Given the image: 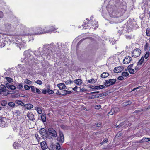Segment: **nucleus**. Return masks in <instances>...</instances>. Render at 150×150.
Instances as JSON below:
<instances>
[{
    "mask_svg": "<svg viewBox=\"0 0 150 150\" xmlns=\"http://www.w3.org/2000/svg\"><path fill=\"white\" fill-rule=\"evenodd\" d=\"M105 85L106 86H109L111 85L110 82L109 80H106L105 83Z\"/></svg>",
    "mask_w": 150,
    "mask_h": 150,
    "instance_id": "37",
    "label": "nucleus"
},
{
    "mask_svg": "<svg viewBox=\"0 0 150 150\" xmlns=\"http://www.w3.org/2000/svg\"><path fill=\"white\" fill-rule=\"evenodd\" d=\"M7 104L6 101L5 100H2L1 102V104L2 106H6Z\"/></svg>",
    "mask_w": 150,
    "mask_h": 150,
    "instance_id": "39",
    "label": "nucleus"
},
{
    "mask_svg": "<svg viewBox=\"0 0 150 150\" xmlns=\"http://www.w3.org/2000/svg\"><path fill=\"white\" fill-rule=\"evenodd\" d=\"M57 86L58 87L59 89L60 90L64 89L66 87V86L63 83H60L57 85Z\"/></svg>",
    "mask_w": 150,
    "mask_h": 150,
    "instance_id": "16",
    "label": "nucleus"
},
{
    "mask_svg": "<svg viewBox=\"0 0 150 150\" xmlns=\"http://www.w3.org/2000/svg\"><path fill=\"white\" fill-rule=\"evenodd\" d=\"M127 70L131 74H133L134 72V70L132 69H127Z\"/></svg>",
    "mask_w": 150,
    "mask_h": 150,
    "instance_id": "36",
    "label": "nucleus"
},
{
    "mask_svg": "<svg viewBox=\"0 0 150 150\" xmlns=\"http://www.w3.org/2000/svg\"><path fill=\"white\" fill-rule=\"evenodd\" d=\"M24 106L25 108L27 109H30L33 107V105L30 104H25Z\"/></svg>",
    "mask_w": 150,
    "mask_h": 150,
    "instance_id": "22",
    "label": "nucleus"
},
{
    "mask_svg": "<svg viewBox=\"0 0 150 150\" xmlns=\"http://www.w3.org/2000/svg\"><path fill=\"white\" fill-rule=\"evenodd\" d=\"M91 20L89 21V23H88L89 27L94 28V29H95L96 27H98V22L95 20L93 21H91Z\"/></svg>",
    "mask_w": 150,
    "mask_h": 150,
    "instance_id": "5",
    "label": "nucleus"
},
{
    "mask_svg": "<svg viewBox=\"0 0 150 150\" xmlns=\"http://www.w3.org/2000/svg\"><path fill=\"white\" fill-rule=\"evenodd\" d=\"M88 82L90 83H94L95 82V80L93 79H91L88 81Z\"/></svg>",
    "mask_w": 150,
    "mask_h": 150,
    "instance_id": "43",
    "label": "nucleus"
},
{
    "mask_svg": "<svg viewBox=\"0 0 150 150\" xmlns=\"http://www.w3.org/2000/svg\"><path fill=\"white\" fill-rule=\"evenodd\" d=\"M118 79L119 80H122L124 79V78L123 76H119L118 78Z\"/></svg>",
    "mask_w": 150,
    "mask_h": 150,
    "instance_id": "60",
    "label": "nucleus"
},
{
    "mask_svg": "<svg viewBox=\"0 0 150 150\" xmlns=\"http://www.w3.org/2000/svg\"><path fill=\"white\" fill-rule=\"evenodd\" d=\"M27 117L29 119L33 120L34 117V115L31 113H29L27 114Z\"/></svg>",
    "mask_w": 150,
    "mask_h": 150,
    "instance_id": "20",
    "label": "nucleus"
},
{
    "mask_svg": "<svg viewBox=\"0 0 150 150\" xmlns=\"http://www.w3.org/2000/svg\"><path fill=\"white\" fill-rule=\"evenodd\" d=\"M4 14L1 11H0V18H2L3 17Z\"/></svg>",
    "mask_w": 150,
    "mask_h": 150,
    "instance_id": "57",
    "label": "nucleus"
},
{
    "mask_svg": "<svg viewBox=\"0 0 150 150\" xmlns=\"http://www.w3.org/2000/svg\"><path fill=\"white\" fill-rule=\"evenodd\" d=\"M35 29H36L35 35L47 33L48 32L50 31L49 30H45V29H42V28L40 27L35 28Z\"/></svg>",
    "mask_w": 150,
    "mask_h": 150,
    "instance_id": "2",
    "label": "nucleus"
},
{
    "mask_svg": "<svg viewBox=\"0 0 150 150\" xmlns=\"http://www.w3.org/2000/svg\"><path fill=\"white\" fill-rule=\"evenodd\" d=\"M99 93V91H97V92H91L90 93H89V95H91L93 94H95L98 93Z\"/></svg>",
    "mask_w": 150,
    "mask_h": 150,
    "instance_id": "61",
    "label": "nucleus"
},
{
    "mask_svg": "<svg viewBox=\"0 0 150 150\" xmlns=\"http://www.w3.org/2000/svg\"><path fill=\"white\" fill-rule=\"evenodd\" d=\"M109 82L110 83L111 85H112L114 84L116 81V80L115 79H112L109 80Z\"/></svg>",
    "mask_w": 150,
    "mask_h": 150,
    "instance_id": "35",
    "label": "nucleus"
},
{
    "mask_svg": "<svg viewBox=\"0 0 150 150\" xmlns=\"http://www.w3.org/2000/svg\"><path fill=\"white\" fill-rule=\"evenodd\" d=\"M80 90L81 91H86V90L85 89V88L82 87L81 88Z\"/></svg>",
    "mask_w": 150,
    "mask_h": 150,
    "instance_id": "59",
    "label": "nucleus"
},
{
    "mask_svg": "<svg viewBox=\"0 0 150 150\" xmlns=\"http://www.w3.org/2000/svg\"><path fill=\"white\" fill-rule=\"evenodd\" d=\"M47 92L49 94H52L54 93V91L50 89H48Z\"/></svg>",
    "mask_w": 150,
    "mask_h": 150,
    "instance_id": "49",
    "label": "nucleus"
},
{
    "mask_svg": "<svg viewBox=\"0 0 150 150\" xmlns=\"http://www.w3.org/2000/svg\"><path fill=\"white\" fill-rule=\"evenodd\" d=\"M7 88L11 90H14L16 89L15 86L13 85H10L8 83H6V84Z\"/></svg>",
    "mask_w": 150,
    "mask_h": 150,
    "instance_id": "15",
    "label": "nucleus"
},
{
    "mask_svg": "<svg viewBox=\"0 0 150 150\" xmlns=\"http://www.w3.org/2000/svg\"><path fill=\"white\" fill-rule=\"evenodd\" d=\"M39 133L42 136H46L47 134V132L45 129L43 128H41L39 130Z\"/></svg>",
    "mask_w": 150,
    "mask_h": 150,
    "instance_id": "14",
    "label": "nucleus"
},
{
    "mask_svg": "<svg viewBox=\"0 0 150 150\" xmlns=\"http://www.w3.org/2000/svg\"><path fill=\"white\" fill-rule=\"evenodd\" d=\"M74 82L75 84L78 85L80 86L82 84V81L80 79H78L74 80Z\"/></svg>",
    "mask_w": 150,
    "mask_h": 150,
    "instance_id": "18",
    "label": "nucleus"
},
{
    "mask_svg": "<svg viewBox=\"0 0 150 150\" xmlns=\"http://www.w3.org/2000/svg\"><path fill=\"white\" fill-rule=\"evenodd\" d=\"M8 105L10 107L13 108L14 107L15 104L13 102H9L8 103Z\"/></svg>",
    "mask_w": 150,
    "mask_h": 150,
    "instance_id": "34",
    "label": "nucleus"
},
{
    "mask_svg": "<svg viewBox=\"0 0 150 150\" xmlns=\"http://www.w3.org/2000/svg\"><path fill=\"white\" fill-rule=\"evenodd\" d=\"M40 144L41 148L43 150H45L48 148L47 144L45 142L43 141Z\"/></svg>",
    "mask_w": 150,
    "mask_h": 150,
    "instance_id": "13",
    "label": "nucleus"
},
{
    "mask_svg": "<svg viewBox=\"0 0 150 150\" xmlns=\"http://www.w3.org/2000/svg\"><path fill=\"white\" fill-rule=\"evenodd\" d=\"M25 41H23L21 42H20L18 46L19 47L20 50L21 48H23L25 47Z\"/></svg>",
    "mask_w": 150,
    "mask_h": 150,
    "instance_id": "19",
    "label": "nucleus"
},
{
    "mask_svg": "<svg viewBox=\"0 0 150 150\" xmlns=\"http://www.w3.org/2000/svg\"><path fill=\"white\" fill-rule=\"evenodd\" d=\"M150 138H143L142 140L140 141V142H146L150 141Z\"/></svg>",
    "mask_w": 150,
    "mask_h": 150,
    "instance_id": "25",
    "label": "nucleus"
},
{
    "mask_svg": "<svg viewBox=\"0 0 150 150\" xmlns=\"http://www.w3.org/2000/svg\"><path fill=\"white\" fill-rule=\"evenodd\" d=\"M30 87L31 90V91L34 93H35L37 88L33 86H30Z\"/></svg>",
    "mask_w": 150,
    "mask_h": 150,
    "instance_id": "38",
    "label": "nucleus"
},
{
    "mask_svg": "<svg viewBox=\"0 0 150 150\" xmlns=\"http://www.w3.org/2000/svg\"><path fill=\"white\" fill-rule=\"evenodd\" d=\"M7 120L5 117H0V126L4 127L7 125Z\"/></svg>",
    "mask_w": 150,
    "mask_h": 150,
    "instance_id": "4",
    "label": "nucleus"
},
{
    "mask_svg": "<svg viewBox=\"0 0 150 150\" xmlns=\"http://www.w3.org/2000/svg\"><path fill=\"white\" fill-rule=\"evenodd\" d=\"M5 29L7 30H9L11 29L12 27L11 25L8 23L5 24Z\"/></svg>",
    "mask_w": 150,
    "mask_h": 150,
    "instance_id": "24",
    "label": "nucleus"
},
{
    "mask_svg": "<svg viewBox=\"0 0 150 150\" xmlns=\"http://www.w3.org/2000/svg\"><path fill=\"white\" fill-rule=\"evenodd\" d=\"M146 34L147 36H150V31L148 29L146 30Z\"/></svg>",
    "mask_w": 150,
    "mask_h": 150,
    "instance_id": "52",
    "label": "nucleus"
},
{
    "mask_svg": "<svg viewBox=\"0 0 150 150\" xmlns=\"http://www.w3.org/2000/svg\"><path fill=\"white\" fill-rule=\"evenodd\" d=\"M126 37L127 39H130L131 38V36L129 35H127Z\"/></svg>",
    "mask_w": 150,
    "mask_h": 150,
    "instance_id": "64",
    "label": "nucleus"
},
{
    "mask_svg": "<svg viewBox=\"0 0 150 150\" xmlns=\"http://www.w3.org/2000/svg\"><path fill=\"white\" fill-rule=\"evenodd\" d=\"M24 87L25 89V90H29L30 89V86L27 85H25L24 86Z\"/></svg>",
    "mask_w": 150,
    "mask_h": 150,
    "instance_id": "48",
    "label": "nucleus"
},
{
    "mask_svg": "<svg viewBox=\"0 0 150 150\" xmlns=\"http://www.w3.org/2000/svg\"><path fill=\"white\" fill-rule=\"evenodd\" d=\"M56 148L57 150H60L61 147L59 144L58 143H56Z\"/></svg>",
    "mask_w": 150,
    "mask_h": 150,
    "instance_id": "40",
    "label": "nucleus"
},
{
    "mask_svg": "<svg viewBox=\"0 0 150 150\" xmlns=\"http://www.w3.org/2000/svg\"><path fill=\"white\" fill-rule=\"evenodd\" d=\"M62 92L63 93L62 94V95H65L67 94H71L72 93L71 91L66 90H63L62 91Z\"/></svg>",
    "mask_w": 150,
    "mask_h": 150,
    "instance_id": "23",
    "label": "nucleus"
},
{
    "mask_svg": "<svg viewBox=\"0 0 150 150\" xmlns=\"http://www.w3.org/2000/svg\"><path fill=\"white\" fill-rule=\"evenodd\" d=\"M59 137L58 138V140L61 143H63L64 142V137L62 132L59 131Z\"/></svg>",
    "mask_w": 150,
    "mask_h": 150,
    "instance_id": "9",
    "label": "nucleus"
},
{
    "mask_svg": "<svg viewBox=\"0 0 150 150\" xmlns=\"http://www.w3.org/2000/svg\"><path fill=\"white\" fill-rule=\"evenodd\" d=\"M35 83L39 84L41 85L42 84V82L41 80H38L35 82Z\"/></svg>",
    "mask_w": 150,
    "mask_h": 150,
    "instance_id": "45",
    "label": "nucleus"
},
{
    "mask_svg": "<svg viewBox=\"0 0 150 150\" xmlns=\"http://www.w3.org/2000/svg\"><path fill=\"white\" fill-rule=\"evenodd\" d=\"M35 109L36 110L38 114H40L42 113V110L39 107H36L35 108Z\"/></svg>",
    "mask_w": 150,
    "mask_h": 150,
    "instance_id": "28",
    "label": "nucleus"
},
{
    "mask_svg": "<svg viewBox=\"0 0 150 150\" xmlns=\"http://www.w3.org/2000/svg\"><path fill=\"white\" fill-rule=\"evenodd\" d=\"M87 21L86 22H84L82 25V26L84 29H86L87 27H89V24L88 23H89V22H87Z\"/></svg>",
    "mask_w": 150,
    "mask_h": 150,
    "instance_id": "27",
    "label": "nucleus"
},
{
    "mask_svg": "<svg viewBox=\"0 0 150 150\" xmlns=\"http://www.w3.org/2000/svg\"><path fill=\"white\" fill-rule=\"evenodd\" d=\"M20 132L19 134L22 137H25V138L27 137L26 135L27 134H26V130L25 129V127L22 126V125H21L20 128Z\"/></svg>",
    "mask_w": 150,
    "mask_h": 150,
    "instance_id": "3",
    "label": "nucleus"
},
{
    "mask_svg": "<svg viewBox=\"0 0 150 150\" xmlns=\"http://www.w3.org/2000/svg\"><path fill=\"white\" fill-rule=\"evenodd\" d=\"M108 139L104 140L101 143L102 145L104 144L105 143H107L108 142Z\"/></svg>",
    "mask_w": 150,
    "mask_h": 150,
    "instance_id": "50",
    "label": "nucleus"
},
{
    "mask_svg": "<svg viewBox=\"0 0 150 150\" xmlns=\"http://www.w3.org/2000/svg\"><path fill=\"white\" fill-rule=\"evenodd\" d=\"M23 88V86L22 84H19L17 87V88L19 89H21Z\"/></svg>",
    "mask_w": 150,
    "mask_h": 150,
    "instance_id": "51",
    "label": "nucleus"
},
{
    "mask_svg": "<svg viewBox=\"0 0 150 150\" xmlns=\"http://www.w3.org/2000/svg\"><path fill=\"white\" fill-rule=\"evenodd\" d=\"M48 28H49V29L47 30H49L50 31L48 32L47 33H50L51 32H54V31L57 29V28H55L54 25L48 27Z\"/></svg>",
    "mask_w": 150,
    "mask_h": 150,
    "instance_id": "17",
    "label": "nucleus"
},
{
    "mask_svg": "<svg viewBox=\"0 0 150 150\" xmlns=\"http://www.w3.org/2000/svg\"><path fill=\"white\" fill-rule=\"evenodd\" d=\"M1 88L2 92H4L6 91V87L4 85H2L1 86Z\"/></svg>",
    "mask_w": 150,
    "mask_h": 150,
    "instance_id": "33",
    "label": "nucleus"
},
{
    "mask_svg": "<svg viewBox=\"0 0 150 150\" xmlns=\"http://www.w3.org/2000/svg\"><path fill=\"white\" fill-rule=\"evenodd\" d=\"M120 0H112L109 2V4L107 5L106 8L107 11L110 17H115L118 16H117L118 14V11L117 10L116 6H113L111 4L112 2H115V4L118 3L120 2Z\"/></svg>",
    "mask_w": 150,
    "mask_h": 150,
    "instance_id": "1",
    "label": "nucleus"
},
{
    "mask_svg": "<svg viewBox=\"0 0 150 150\" xmlns=\"http://www.w3.org/2000/svg\"><path fill=\"white\" fill-rule=\"evenodd\" d=\"M48 132L50 135L54 138H56L57 136L56 131L52 128H50L48 129Z\"/></svg>",
    "mask_w": 150,
    "mask_h": 150,
    "instance_id": "7",
    "label": "nucleus"
},
{
    "mask_svg": "<svg viewBox=\"0 0 150 150\" xmlns=\"http://www.w3.org/2000/svg\"><path fill=\"white\" fill-rule=\"evenodd\" d=\"M28 30L29 31V32H28L26 35H35V31H36V29H35V28H30L29 29V30Z\"/></svg>",
    "mask_w": 150,
    "mask_h": 150,
    "instance_id": "8",
    "label": "nucleus"
},
{
    "mask_svg": "<svg viewBox=\"0 0 150 150\" xmlns=\"http://www.w3.org/2000/svg\"><path fill=\"white\" fill-rule=\"evenodd\" d=\"M101 96L100 94L92 95L89 96V99H94L100 97Z\"/></svg>",
    "mask_w": 150,
    "mask_h": 150,
    "instance_id": "21",
    "label": "nucleus"
},
{
    "mask_svg": "<svg viewBox=\"0 0 150 150\" xmlns=\"http://www.w3.org/2000/svg\"><path fill=\"white\" fill-rule=\"evenodd\" d=\"M99 89H102L105 88L104 86L101 85L99 86Z\"/></svg>",
    "mask_w": 150,
    "mask_h": 150,
    "instance_id": "58",
    "label": "nucleus"
},
{
    "mask_svg": "<svg viewBox=\"0 0 150 150\" xmlns=\"http://www.w3.org/2000/svg\"><path fill=\"white\" fill-rule=\"evenodd\" d=\"M41 118L42 121L44 122H46V118L45 115V114H42L41 115Z\"/></svg>",
    "mask_w": 150,
    "mask_h": 150,
    "instance_id": "32",
    "label": "nucleus"
},
{
    "mask_svg": "<svg viewBox=\"0 0 150 150\" xmlns=\"http://www.w3.org/2000/svg\"><path fill=\"white\" fill-rule=\"evenodd\" d=\"M132 60L131 57L129 56L125 57L123 60V63L125 64L129 63Z\"/></svg>",
    "mask_w": 150,
    "mask_h": 150,
    "instance_id": "10",
    "label": "nucleus"
},
{
    "mask_svg": "<svg viewBox=\"0 0 150 150\" xmlns=\"http://www.w3.org/2000/svg\"><path fill=\"white\" fill-rule=\"evenodd\" d=\"M36 91L37 93L39 94H40L41 93V91H40L37 88L36 90Z\"/></svg>",
    "mask_w": 150,
    "mask_h": 150,
    "instance_id": "56",
    "label": "nucleus"
},
{
    "mask_svg": "<svg viewBox=\"0 0 150 150\" xmlns=\"http://www.w3.org/2000/svg\"><path fill=\"white\" fill-rule=\"evenodd\" d=\"M144 59V57L143 56L142 57L141 59L139 60V61L137 63V65H141L143 62Z\"/></svg>",
    "mask_w": 150,
    "mask_h": 150,
    "instance_id": "26",
    "label": "nucleus"
},
{
    "mask_svg": "<svg viewBox=\"0 0 150 150\" xmlns=\"http://www.w3.org/2000/svg\"><path fill=\"white\" fill-rule=\"evenodd\" d=\"M129 75V73L127 72H123L122 74V76H127Z\"/></svg>",
    "mask_w": 150,
    "mask_h": 150,
    "instance_id": "42",
    "label": "nucleus"
},
{
    "mask_svg": "<svg viewBox=\"0 0 150 150\" xmlns=\"http://www.w3.org/2000/svg\"><path fill=\"white\" fill-rule=\"evenodd\" d=\"M149 56V52H147L144 55V57L146 59Z\"/></svg>",
    "mask_w": 150,
    "mask_h": 150,
    "instance_id": "46",
    "label": "nucleus"
},
{
    "mask_svg": "<svg viewBox=\"0 0 150 150\" xmlns=\"http://www.w3.org/2000/svg\"><path fill=\"white\" fill-rule=\"evenodd\" d=\"M24 82L25 83L28 85H30L31 83L30 81L28 79H26L25 80Z\"/></svg>",
    "mask_w": 150,
    "mask_h": 150,
    "instance_id": "41",
    "label": "nucleus"
},
{
    "mask_svg": "<svg viewBox=\"0 0 150 150\" xmlns=\"http://www.w3.org/2000/svg\"><path fill=\"white\" fill-rule=\"evenodd\" d=\"M141 53V50L138 48H136L132 52V56L135 58L137 57L140 55Z\"/></svg>",
    "mask_w": 150,
    "mask_h": 150,
    "instance_id": "6",
    "label": "nucleus"
},
{
    "mask_svg": "<svg viewBox=\"0 0 150 150\" xmlns=\"http://www.w3.org/2000/svg\"><path fill=\"white\" fill-rule=\"evenodd\" d=\"M123 123H122L120 124L118 126H117V128H119L122 125H123Z\"/></svg>",
    "mask_w": 150,
    "mask_h": 150,
    "instance_id": "62",
    "label": "nucleus"
},
{
    "mask_svg": "<svg viewBox=\"0 0 150 150\" xmlns=\"http://www.w3.org/2000/svg\"><path fill=\"white\" fill-rule=\"evenodd\" d=\"M108 73L106 72H103L101 75V77L103 78H104L107 77L109 76Z\"/></svg>",
    "mask_w": 150,
    "mask_h": 150,
    "instance_id": "29",
    "label": "nucleus"
},
{
    "mask_svg": "<svg viewBox=\"0 0 150 150\" xmlns=\"http://www.w3.org/2000/svg\"><path fill=\"white\" fill-rule=\"evenodd\" d=\"M7 81L9 82H11L13 81V79L11 78L10 77H6V78Z\"/></svg>",
    "mask_w": 150,
    "mask_h": 150,
    "instance_id": "47",
    "label": "nucleus"
},
{
    "mask_svg": "<svg viewBox=\"0 0 150 150\" xmlns=\"http://www.w3.org/2000/svg\"><path fill=\"white\" fill-rule=\"evenodd\" d=\"M30 50L26 51L24 52L23 54L24 55L27 56V57L30 56Z\"/></svg>",
    "mask_w": 150,
    "mask_h": 150,
    "instance_id": "30",
    "label": "nucleus"
},
{
    "mask_svg": "<svg viewBox=\"0 0 150 150\" xmlns=\"http://www.w3.org/2000/svg\"><path fill=\"white\" fill-rule=\"evenodd\" d=\"M16 103L21 105H22V104H24V103H23L22 102L19 101L18 100L16 101Z\"/></svg>",
    "mask_w": 150,
    "mask_h": 150,
    "instance_id": "53",
    "label": "nucleus"
},
{
    "mask_svg": "<svg viewBox=\"0 0 150 150\" xmlns=\"http://www.w3.org/2000/svg\"><path fill=\"white\" fill-rule=\"evenodd\" d=\"M94 87V88H91L92 89H97V90L99 89V86H96Z\"/></svg>",
    "mask_w": 150,
    "mask_h": 150,
    "instance_id": "55",
    "label": "nucleus"
},
{
    "mask_svg": "<svg viewBox=\"0 0 150 150\" xmlns=\"http://www.w3.org/2000/svg\"><path fill=\"white\" fill-rule=\"evenodd\" d=\"M118 109L117 108H115L111 109L110 112L108 113V115H112L114 113H116L118 111Z\"/></svg>",
    "mask_w": 150,
    "mask_h": 150,
    "instance_id": "12",
    "label": "nucleus"
},
{
    "mask_svg": "<svg viewBox=\"0 0 150 150\" xmlns=\"http://www.w3.org/2000/svg\"><path fill=\"white\" fill-rule=\"evenodd\" d=\"M101 108V105H96L95 106V108L96 109L98 110L100 109Z\"/></svg>",
    "mask_w": 150,
    "mask_h": 150,
    "instance_id": "54",
    "label": "nucleus"
},
{
    "mask_svg": "<svg viewBox=\"0 0 150 150\" xmlns=\"http://www.w3.org/2000/svg\"><path fill=\"white\" fill-rule=\"evenodd\" d=\"M47 91L46 90H42V93L44 94H46Z\"/></svg>",
    "mask_w": 150,
    "mask_h": 150,
    "instance_id": "63",
    "label": "nucleus"
},
{
    "mask_svg": "<svg viewBox=\"0 0 150 150\" xmlns=\"http://www.w3.org/2000/svg\"><path fill=\"white\" fill-rule=\"evenodd\" d=\"M14 113L15 114H16L17 115H21V113L20 112V111L18 110H16L15 112Z\"/></svg>",
    "mask_w": 150,
    "mask_h": 150,
    "instance_id": "44",
    "label": "nucleus"
},
{
    "mask_svg": "<svg viewBox=\"0 0 150 150\" xmlns=\"http://www.w3.org/2000/svg\"><path fill=\"white\" fill-rule=\"evenodd\" d=\"M123 69V67L119 66L115 67L114 69V72L115 73H118L122 71Z\"/></svg>",
    "mask_w": 150,
    "mask_h": 150,
    "instance_id": "11",
    "label": "nucleus"
},
{
    "mask_svg": "<svg viewBox=\"0 0 150 150\" xmlns=\"http://www.w3.org/2000/svg\"><path fill=\"white\" fill-rule=\"evenodd\" d=\"M13 146L15 149H18L20 146V144L18 143L15 142L13 144Z\"/></svg>",
    "mask_w": 150,
    "mask_h": 150,
    "instance_id": "31",
    "label": "nucleus"
}]
</instances>
